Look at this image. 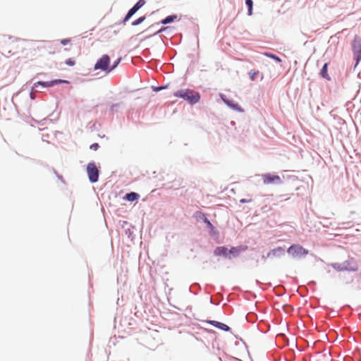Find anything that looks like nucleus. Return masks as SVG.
Wrapping results in <instances>:
<instances>
[{"label": "nucleus", "mask_w": 361, "mask_h": 361, "mask_svg": "<svg viewBox=\"0 0 361 361\" xmlns=\"http://www.w3.org/2000/svg\"><path fill=\"white\" fill-rule=\"evenodd\" d=\"M176 97L182 98L190 104L197 103L200 99V94L192 90L182 89L173 93Z\"/></svg>", "instance_id": "obj_1"}, {"label": "nucleus", "mask_w": 361, "mask_h": 361, "mask_svg": "<svg viewBox=\"0 0 361 361\" xmlns=\"http://www.w3.org/2000/svg\"><path fill=\"white\" fill-rule=\"evenodd\" d=\"M94 69L102 70L106 73L112 71V68L110 66V57L106 54L103 55L94 64Z\"/></svg>", "instance_id": "obj_2"}, {"label": "nucleus", "mask_w": 361, "mask_h": 361, "mask_svg": "<svg viewBox=\"0 0 361 361\" xmlns=\"http://www.w3.org/2000/svg\"><path fill=\"white\" fill-rule=\"evenodd\" d=\"M352 49L353 57L356 61L355 67H356L361 60V38L360 37H355L352 44Z\"/></svg>", "instance_id": "obj_3"}, {"label": "nucleus", "mask_w": 361, "mask_h": 361, "mask_svg": "<svg viewBox=\"0 0 361 361\" xmlns=\"http://www.w3.org/2000/svg\"><path fill=\"white\" fill-rule=\"evenodd\" d=\"M287 252L293 257H302L307 255L309 251L300 245H292L287 250Z\"/></svg>", "instance_id": "obj_4"}, {"label": "nucleus", "mask_w": 361, "mask_h": 361, "mask_svg": "<svg viewBox=\"0 0 361 361\" xmlns=\"http://www.w3.org/2000/svg\"><path fill=\"white\" fill-rule=\"evenodd\" d=\"M87 173L91 183H96L99 178V170L94 163H89L87 166Z\"/></svg>", "instance_id": "obj_5"}, {"label": "nucleus", "mask_w": 361, "mask_h": 361, "mask_svg": "<svg viewBox=\"0 0 361 361\" xmlns=\"http://www.w3.org/2000/svg\"><path fill=\"white\" fill-rule=\"evenodd\" d=\"M262 177L264 185L281 184L282 183L281 177L278 175L265 173Z\"/></svg>", "instance_id": "obj_6"}, {"label": "nucleus", "mask_w": 361, "mask_h": 361, "mask_svg": "<svg viewBox=\"0 0 361 361\" xmlns=\"http://www.w3.org/2000/svg\"><path fill=\"white\" fill-rule=\"evenodd\" d=\"M145 4V0H139L133 8H131L123 19V23L127 22L142 6Z\"/></svg>", "instance_id": "obj_7"}, {"label": "nucleus", "mask_w": 361, "mask_h": 361, "mask_svg": "<svg viewBox=\"0 0 361 361\" xmlns=\"http://www.w3.org/2000/svg\"><path fill=\"white\" fill-rule=\"evenodd\" d=\"M61 82H68V81L62 80H51V81H49V82H37L34 84V88L37 87V85H40L44 87H52L55 85H57V84H59Z\"/></svg>", "instance_id": "obj_8"}, {"label": "nucleus", "mask_w": 361, "mask_h": 361, "mask_svg": "<svg viewBox=\"0 0 361 361\" xmlns=\"http://www.w3.org/2000/svg\"><path fill=\"white\" fill-rule=\"evenodd\" d=\"M221 99L224 101V102L226 104H227L229 107H231V109L238 111H243L242 109L240 108V106L238 105V103H235L234 101L229 100V99L224 98V97L223 95H221Z\"/></svg>", "instance_id": "obj_9"}, {"label": "nucleus", "mask_w": 361, "mask_h": 361, "mask_svg": "<svg viewBox=\"0 0 361 361\" xmlns=\"http://www.w3.org/2000/svg\"><path fill=\"white\" fill-rule=\"evenodd\" d=\"M284 250L281 247H276L271 250H270L268 253L267 257H279L281 255L283 254Z\"/></svg>", "instance_id": "obj_10"}, {"label": "nucleus", "mask_w": 361, "mask_h": 361, "mask_svg": "<svg viewBox=\"0 0 361 361\" xmlns=\"http://www.w3.org/2000/svg\"><path fill=\"white\" fill-rule=\"evenodd\" d=\"M208 323L211 324L214 326L220 329L221 330H224L225 331H228L230 330V328L228 326H227L225 324L221 323L219 322L216 321H207Z\"/></svg>", "instance_id": "obj_11"}, {"label": "nucleus", "mask_w": 361, "mask_h": 361, "mask_svg": "<svg viewBox=\"0 0 361 361\" xmlns=\"http://www.w3.org/2000/svg\"><path fill=\"white\" fill-rule=\"evenodd\" d=\"M214 255L216 256H225L227 257L228 254V250L224 246L217 247L214 250Z\"/></svg>", "instance_id": "obj_12"}, {"label": "nucleus", "mask_w": 361, "mask_h": 361, "mask_svg": "<svg viewBox=\"0 0 361 361\" xmlns=\"http://www.w3.org/2000/svg\"><path fill=\"white\" fill-rule=\"evenodd\" d=\"M246 250V247H233L228 250V253L232 255L233 257H237L239 255L240 252L245 251Z\"/></svg>", "instance_id": "obj_13"}, {"label": "nucleus", "mask_w": 361, "mask_h": 361, "mask_svg": "<svg viewBox=\"0 0 361 361\" xmlns=\"http://www.w3.org/2000/svg\"><path fill=\"white\" fill-rule=\"evenodd\" d=\"M140 195L134 192L126 194L125 199L128 201L133 202L139 198Z\"/></svg>", "instance_id": "obj_14"}, {"label": "nucleus", "mask_w": 361, "mask_h": 361, "mask_svg": "<svg viewBox=\"0 0 361 361\" xmlns=\"http://www.w3.org/2000/svg\"><path fill=\"white\" fill-rule=\"evenodd\" d=\"M327 67H328V63H326L323 66V67H322V68L321 70L320 74H321L322 78L329 80L331 78H330V77H329V74L327 73Z\"/></svg>", "instance_id": "obj_15"}, {"label": "nucleus", "mask_w": 361, "mask_h": 361, "mask_svg": "<svg viewBox=\"0 0 361 361\" xmlns=\"http://www.w3.org/2000/svg\"><path fill=\"white\" fill-rule=\"evenodd\" d=\"M176 18H177L176 15L169 16L166 18H165L164 19H163L161 21V23L164 25H166V24L173 22Z\"/></svg>", "instance_id": "obj_16"}, {"label": "nucleus", "mask_w": 361, "mask_h": 361, "mask_svg": "<svg viewBox=\"0 0 361 361\" xmlns=\"http://www.w3.org/2000/svg\"><path fill=\"white\" fill-rule=\"evenodd\" d=\"M264 54L266 56H267L269 58H271V59L275 60L276 61H277L279 63L281 62V59L279 56H276V55H274L273 54L265 52Z\"/></svg>", "instance_id": "obj_17"}, {"label": "nucleus", "mask_w": 361, "mask_h": 361, "mask_svg": "<svg viewBox=\"0 0 361 361\" xmlns=\"http://www.w3.org/2000/svg\"><path fill=\"white\" fill-rule=\"evenodd\" d=\"M245 4L248 7V15L250 16L252 15L253 2L252 0H245Z\"/></svg>", "instance_id": "obj_18"}, {"label": "nucleus", "mask_w": 361, "mask_h": 361, "mask_svg": "<svg viewBox=\"0 0 361 361\" xmlns=\"http://www.w3.org/2000/svg\"><path fill=\"white\" fill-rule=\"evenodd\" d=\"M145 20V16H141L139 18H137V20L133 21L132 22V25L133 26H136V25L142 23Z\"/></svg>", "instance_id": "obj_19"}, {"label": "nucleus", "mask_w": 361, "mask_h": 361, "mask_svg": "<svg viewBox=\"0 0 361 361\" xmlns=\"http://www.w3.org/2000/svg\"><path fill=\"white\" fill-rule=\"evenodd\" d=\"M259 74V71H255L254 70H251L250 72H249V75H250V78L251 79V80H255V78L256 76Z\"/></svg>", "instance_id": "obj_20"}, {"label": "nucleus", "mask_w": 361, "mask_h": 361, "mask_svg": "<svg viewBox=\"0 0 361 361\" xmlns=\"http://www.w3.org/2000/svg\"><path fill=\"white\" fill-rule=\"evenodd\" d=\"M66 64L69 66H73L75 64V61L72 59H68L65 61Z\"/></svg>", "instance_id": "obj_21"}, {"label": "nucleus", "mask_w": 361, "mask_h": 361, "mask_svg": "<svg viewBox=\"0 0 361 361\" xmlns=\"http://www.w3.org/2000/svg\"><path fill=\"white\" fill-rule=\"evenodd\" d=\"M121 58H119V59H117V60L114 63L113 66H111V68H112V71H113L114 68H116L117 67V66H118V65L119 64V63L121 62Z\"/></svg>", "instance_id": "obj_22"}, {"label": "nucleus", "mask_w": 361, "mask_h": 361, "mask_svg": "<svg viewBox=\"0 0 361 361\" xmlns=\"http://www.w3.org/2000/svg\"><path fill=\"white\" fill-rule=\"evenodd\" d=\"M70 42H71V39H63L61 40V44H63L64 46L68 44Z\"/></svg>", "instance_id": "obj_23"}, {"label": "nucleus", "mask_w": 361, "mask_h": 361, "mask_svg": "<svg viewBox=\"0 0 361 361\" xmlns=\"http://www.w3.org/2000/svg\"><path fill=\"white\" fill-rule=\"evenodd\" d=\"M99 145L97 143H94L90 145V149L93 150H97L99 148Z\"/></svg>", "instance_id": "obj_24"}, {"label": "nucleus", "mask_w": 361, "mask_h": 361, "mask_svg": "<svg viewBox=\"0 0 361 361\" xmlns=\"http://www.w3.org/2000/svg\"><path fill=\"white\" fill-rule=\"evenodd\" d=\"M204 221L207 224V226L211 228H213L214 226L212 224V223L205 217L204 219Z\"/></svg>", "instance_id": "obj_25"}, {"label": "nucleus", "mask_w": 361, "mask_h": 361, "mask_svg": "<svg viewBox=\"0 0 361 361\" xmlns=\"http://www.w3.org/2000/svg\"><path fill=\"white\" fill-rule=\"evenodd\" d=\"M240 202L241 203L250 202H251V200L241 199V200H240Z\"/></svg>", "instance_id": "obj_26"}, {"label": "nucleus", "mask_w": 361, "mask_h": 361, "mask_svg": "<svg viewBox=\"0 0 361 361\" xmlns=\"http://www.w3.org/2000/svg\"><path fill=\"white\" fill-rule=\"evenodd\" d=\"M166 29V27H162L161 29H160V30H159V32H161L164 31Z\"/></svg>", "instance_id": "obj_27"}, {"label": "nucleus", "mask_w": 361, "mask_h": 361, "mask_svg": "<svg viewBox=\"0 0 361 361\" xmlns=\"http://www.w3.org/2000/svg\"><path fill=\"white\" fill-rule=\"evenodd\" d=\"M164 88V87H159L157 88V90H162Z\"/></svg>", "instance_id": "obj_28"}, {"label": "nucleus", "mask_w": 361, "mask_h": 361, "mask_svg": "<svg viewBox=\"0 0 361 361\" xmlns=\"http://www.w3.org/2000/svg\"><path fill=\"white\" fill-rule=\"evenodd\" d=\"M357 269V268L352 269L353 271H356Z\"/></svg>", "instance_id": "obj_29"}]
</instances>
